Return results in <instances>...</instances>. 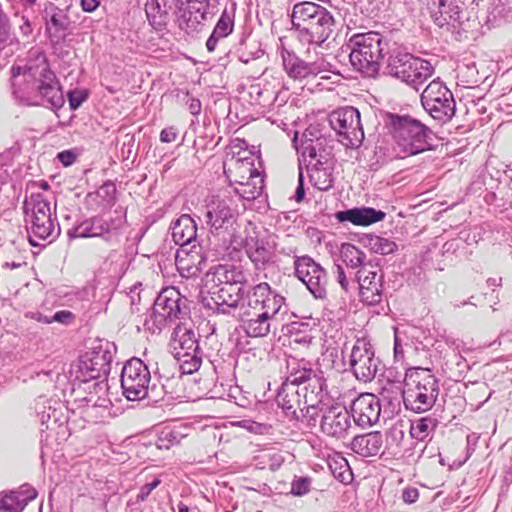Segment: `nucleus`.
I'll return each instance as SVG.
<instances>
[{
	"label": "nucleus",
	"instance_id": "nucleus-12",
	"mask_svg": "<svg viewBox=\"0 0 512 512\" xmlns=\"http://www.w3.org/2000/svg\"><path fill=\"white\" fill-rule=\"evenodd\" d=\"M295 273L308 290L316 297L323 298L328 283L324 269L310 257H300L295 261Z\"/></svg>",
	"mask_w": 512,
	"mask_h": 512
},
{
	"label": "nucleus",
	"instance_id": "nucleus-34",
	"mask_svg": "<svg viewBox=\"0 0 512 512\" xmlns=\"http://www.w3.org/2000/svg\"><path fill=\"white\" fill-rule=\"evenodd\" d=\"M365 246L373 253L389 255L397 251V244L388 238L378 235H368L365 239Z\"/></svg>",
	"mask_w": 512,
	"mask_h": 512
},
{
	"label": "nucleus",
	"instance_id": "nucleus-7",
	"mask_svg": "<svg viewBox=\"0 0 512 512\" xmlns=\"http://www.w3.org/2000/svg\"><path fill=\"white\" fill-rule=\"evenodd\" d=\"M229 243L234 250L244 249L256 266L265 265L273 260V247L264 239H260L256 228L250 224L233 233Z\"/></svg>",
	"mask_w": 512,
	"mask_h": 512
},
{
	"label": "nucleus",
	"instance_id": "nucleus-45",
	"mask_svg": "<svg viewBox=\"0 0 512 512\" xmlns=\"http://www.w3.org/2000/svg\"><path fill=\"white\" fill-rule=\"evenodd\" d=\"M52 322H58L62 324H70L74 321L75 316L69 310H60L57 311L52 317H50Z\"/></svg>",
	"mask_w": 512,
	"mask_h": 512
},
{
	"label": "nucleus",
	"instance_id": "nucleus-36",
	"mask_svg": "<svg viewBox=\"0 0 512 512\" xmlns=\"http://www.w3.org/2000/svg\"><path fill=\"white\" fill-rule=\"evenodd\" d=\"M310 181L320 191H327L331 188L333 179L331 172L322 167L314 166L310 170Z\"/></svg>",
	"mask_w": 512,
	"mask_h": 512
},
{
	"label": "nucleus",
	"instance_id": "nucleus-15",
	"mask_svg": "<svg viewBox=\"0 0 512 512\" xmlns=\"http://www.w3.org/2000/svg\"><path fill=\"white\" fill-rule=\"evenodd\" d=\"M36 89L38 94L46 100L53 109H60L64 103L62 86L55 73L43 60L42 66L36 78Z\"/></svg>",
	"mask_w": 512,
	"mask_h": 512
},
{
	"label": "nucleus",
	"instance_id": "nucleus-4",
	"mask_svg": "<svg viewBox=\"0 0 512 512\" xmlns=\"http://www.w3.org/2000/svg\"><path fill=\"white\" fill-rule=\"evenodd\" d=\"M237 205L229 197L212 196L206 204L205 222L212 234L229 241L242 230L237 224Z\"/></svg>",
	"mask_w": 512,
	"mask_h": 512
},
{
	"label": "nucleus",
	"instance_id": "nucleus-41",
	"mask_svg": "<svg viewBox=\"0 0 512 512\" xmlns=\"http://www.w3.org/2000/svg\"><path fill=\"white\" fill-rule=\"evenodd\" d=\"M89 93L86 90L75 89L68 92L69 106L72 110L78 109L88 99Z\"/></svg>",
	"mask_w": 512,
	"mask_h": 512
},
{
	"label": "nucleus",
	"instance_id": "nucleus-58",
	"mask_svg": "<svg viewBox=\"0 0 512 512\" xmlns=\"http://www.w3.org/2000/svg\"><path fill=\"white\" fill-rule=\"evenodd\" d=\"M96 234L95 233H92V234H84V236H95Z\"/></svg>",
	"mask_w": 512,
	"mask_h": 512
},
{
	"label": "nucleus",
	"instance_id": "nucleus-13",
	"mask_svg": "<svg viewBox=\"0 0 512 512\" xmlns=\"http://www.w3.org/2000/svg\"><path fill=\"white\" fill-rule=\"evenodd\" d=\"M350 365L355 377L363 382L371 381L377 371L378 360L374 357L371 344L358 339L351 351Z\"/></svg>",
	"mask_w": 512,
	"mask_h": 512
},
{
	"label": "nucleus",
	"instance_id": "nucleus-11",
	"mask_svg": "<svg viewBox=\"0 0 512 512\" xmlns=\"http://www.w3.org/2000/svg\"><path fill=\"white\" fill-rule=\"evenodd\" d=\"M151 375L148 367L139 358L126 362L121 373V387L130 401L141 400L148 394Z\"/></svg>",
	"mask_w": 512,
	"mask_h": 512
},
{
	"label": "nucleus",
	"instance_id": "nucleus-16",
	"mask_svg": "<svg viewBox=\"0 0 512 512\" xmlns=\"http://www.w3.org/2000/svg\"><path fill=\"white\" fill-rule=\"evenodd\" d=\"M27 205L32 212L31 231L41 239L48 238L53 231L50 203L41 194H32Z\"/></svg>",
	"mask_w": 512,
	"mask_h": 512
},
{
	"label": "nucleus",
	"instance_id": "nucleus-2",
	"mask_svg": "<svg viewBox=\"0 0 512 512\" xmlns=\"http://www.w3.org/2000/svg\"><path fill=\"white\" fill-rule=\"evenodd\" d=\"M291 18L295 29L309 36L312 42H324L333 31V16L326 8L311 1L295 4Z\"/></svg>",
	"mask_w": 512,
	"mask_h": 512
},
{
	"label": "nucleus",
	"instance_id": "nucleus-9",
	"mask_svg": "<svg viewBox=\"0 0 512 512\" xmlns=\"http://www.w3.org/2000/svg\"><path fill=\"white\" fill-rule=\"evenodd\" d=\"M423 108L436 120H450L455 114L452 92L439 80L430 82L421 94Z\"/></svg>",
	"mask_w": 512,
	"mask_h": 512
},
{
	"label": "nucleus",
	"instance_id": "nucleus-52",
	"mask_svg": "<svg viewBox=\"0 0 512 512\" xmlns=\"http://www.w3.org/2000/svg\"><path fill=\"white\" fill-rule=\"evenodd\" d=\"M26 316L30 317L31 319H34V320H36L38 322H41V323H45V324L52 323V320H51L50 317L44 316V315H42L39 312H37V313H30V314H27Z\"/></svg>",
	"mask_w": 512,
	"mask_h": 512
},
{
	"label": "nucleus",
	"instance_id": "nucleus-28",
	"mask_svg": "<svg viewBox=\"0 0 512 512\" xmlns=\"http://www.w3.org/2000/svg\"><path fill=\"white\" fill-rule=\"evenodd\" d=\"M197 225L194 219L188 215H181L172 226V238L180 248L196 243Z\"/></svg>",
	"mask_w": 512,
	"mask_h": 512
},
{
	"label": "nucleus",
	"instance_id": "nucleus-8",
	"mask_svg": "<svg viewBox=\"0 0 512 512\" xmlns=\"http://www.w3.org/2000/svg\"><path fill=\"white\" fill-rule=\"evenodd\" d=\"M228 176L237 185V193L246 199H255L263 188V178L250 158L235 159L228 168Z\"/></svg>",
	"mask_w": 512,
	"mask_h": 512
},
{
	"label": "nucleus",
	"instance_id": "nucleus-59",
	"mask_svg": "<svg viewBox=\"0 0 512 512\" xmlns=\"http://www.w3.org/2000/svg\"><path fill=\"white\" fill-rule=\"evenodd\" d=\"M29 1H30V3H32V4H33L36 0H29Z\"/></svg>",
	"mask_w": 512,
	"mask_h": 512
},
{
	"label": "nucleus",
	"instance_id": "nucleus-44",
	"mask_svg": "<svg viewBox=\"0 0 512 512\" xmlns=\"http://www.w3.org/2000/svg\"><path fill=\"white\" fill-rule=\"evenodd\" d=\"M312 373L311 369H303L295 374H291L286 383L294 384V387L297 388L298 385L310 380Z\"/></svg>",
	"mask_w": 512,
	"mask_h": 512
},
{
	"label": "nucleus",
	"instance_id": "nucleus-18",
	"mask_svg": "<svg viewBox=\"0 0 512 512\" xmlns=\"http://www.w3.org/2000/svg\"><path fill=\"white\" fill-rule=\"evenodd\" d=\"M175 260L177 270L186 278L198 276L206 264L203 248L197 243L180 248Z\"/></svg>",
	"mask_w": 512,
	"mask_h": 512
},
{
	"label": "nucleus",
	"instance_id": "nucleus-32",
	"mask_svg": "<svg viewBox=\"0 0 512 512\" xmlns=\"http://www.w3.org/2000/svg\"><path fill=\"white\" fill-rule=\"evenodd\" d=\"M70 24L67 14L51 5L49 9H46V30L48 33L58 34L68 29Z\"/></svg>",
	"mask_w": 512,
	"mask_h": 512
},
{
	"label": "nucleus",
	"instance_id": "nucleus-42",
	"mask_svg": "<svg viewBox=\"0 0 512 512\" xmlns=\"http://www.w3.org/2000/svg\"><path fill=\"white\" fill-rule=\"evenodd\" d=\"M232 29H233V24H232L230 18L228 16H222L218 20V22L213 30V33L216 36H218L219 38H224L232 32Z\"/></svg>",
	"mask_w": 512,
	"mask_h": 512
},
{
	"label": "nucleus",
	"instance_id": "nucleus-56",
	"mask_svg": "<svg viewBox=\"0 0 512 512\" xmlns=\"http://www.w3.org/2000/svg\"><path fill=\"white\" fill-rule=\"evenodd\" d=\"M309 156L312 157V158H315L316 157V152H315V149L314 148H311L310 151H309Z\"/></svg>",
	"mask_w": 512,
	"mask_h": 512
},
{
	"label": "nucleus",
	"instance_id": "nucleus-26",
	"mask_svg": "<svg viewBox=\"0 0 512 512\" xmlns=\"http://www.w3.org/2000/svg\"><path fill=\"white\" fill-rule=\"evenodd\" d=\"M169 345L177 359H181L183 354L187 355L198 349L194 332L183 324L174 328Z\"/></svg>",
	"mask_w": 512,
	"mask_h": 512
},
{
	"label": "nucleus",
	"instance_id": "nucleus-29",
	"mask_svg": "<svg viewBox=\"0 0 512 512\" xmlns=\"http://www.w3.org/2000/svg\"><path fill=\"white\" fill-rule=\"evenodd\" d=\"M383 445L382 434L378 431L357 435L352 439L351 449L363 456H375Z\"/></svg>",
	"mask_w": 512,
	"mask_h": 512
},
{
	"label": "nucleus",
	"instance_id": "nucleus-6",
	"mask_svg": "<svg viewBox=\"0 0 512 512\" xmlns=\"http://www.w3.org/2000/svg\"><path fill=\"white\" fill-rule=\"evenodd\" d=\"M387 69L391 76L414 87L423 84L434 73L429 61L406 52L392 55Z\"/></svg>",
	"mask_w": 512,
	"mask_h": 512
},
{
	"label": "nucleus",
	"instance_id": "nucleus-53",
	"mask_svg": "<svg viewBox=\"0 0 512 512\" xmlns=\"http://www.w3.org/2000/svg\"><path fill=\"white\" fill-rule=\"evenodd\" d=\"M220 38L216 36L214 33L208 38L206 42V47L209 52H213L216 48L217 42Z\"/></svg>",
	"mask_w": 512,
	"mask_h": 512
},
{
	"label": "nucleus",
	"instance_id": "nucleus-54",
	"mask_svg": "<svg viewBox=\"0 0 512 512\" xmlns=\"http://www.w3.org/2000/svg\"><path fill=\"white\" fill-rule=\"evenodd\" d=\"M37 185L42 188L43 190H48L49 189V184L46 182V181H40L37 183Z\"/></svg>",
	"mask_w": 512,
	"mask_h": 512
},
{
	"label": "nucleus",
	"instance_id": "nucleus-21",
	"mask_svg": "<svg viewBox=\"0 0 512 512\" xmlns=\"http://www.w3.org/2000/svg\"><path fill=\"white\" fill-rule=\"evenodd\" d=\"M175 5L187 28H195L205 19L208 0H175Z\"/></svg>",
	"mask_w": 512,
	"mask_h": 512
},
{
	"label": "nucleus",
	"instance_id": "nucleus-43",
	"mask_svg": "<svg viewBox=\"0 0 512 512\" xmlns=\"http://www.w3.org/2000/svg\"><path fill=\"white\" fill-rule=\"evenodd\" d=\"M161 483L159 478H155L152 482L143 485L136 495V503H142L147 500L151 492Z\"/></svg>",
	"mask_w": 512,
	"mask_h": 512
},
{
	"label": "nucleus",
	"instance_id": "nucleus-25",
	"mask_svg": "<svg viewBox=\"0 0 512 512\" xmlns=\"http://www.w3.org/2000/svg\"><path fill=\"white\" fill-rule=\"evenodd\" d=\"M180 294L175 289H164L156 298L154 313L163 319L174 320L180 317Z\"/></svg>",
	"mask_w": 512,
	"mask_h": 512
},
{
	"label": "nucleus",
	"instance_id": "nucleus-3",
	"mask_svg": "<svg viewBox=\"0 0 512 512\" xmlns=\"http://www.w3.org/2000/svg\"><path fill=\"white\" fill-rule=\"evenodd\" d=\"M392 134L395 140L394 152L404 159L427 150L426 127L407 116L392 119Z\"/></svg>",
	"mask_w": 512,
	"mask_h": 512
},
{
	"label": "nucleus",
	"instance_id": "nucleus-14",
	"mask_svg": "<svg viewBox=\"0 0 512 512\" xmlns=\"http://www.w3.org/2000/svg\"><path fill=\"white\" fill-rule=\"evenodd\" d=\"M351 427L350 414L345 406L336 403L323 412L320 430L326 436L344 440L348 437Z\"/></svg>",
	"mask_w": 512,
	"mask_h": 512
},
{
	"label": "nucleus",
	"instance_id": "nucleus-10",
	"mask_svg": "<svg viewBox=\"0 0 512 512\" xmlns=\"http://www.w3.org/2000/svg\"><path fill=\"white\" fill-rule=\"evenodd\" d=\"M333 130L340 137V142L346 147H359L364 139L360 112L351 106L338 109L329 116Z\"/></svg>",
	"mask_w": 512,
	"mask_h": 512
},
{
	"label": "nucleus",
	"instance_id": "nucleus-20",
	"mask_svg": "<svg viewBox=\"0 0 512 512\" xmlns=\"http://www.w3.org/2000/svg\"><path fill=\"white\" fill-rule=\"evenodd\" d=\"M380 410L378 398L371 393L361 394L351 406L353 419L361 427L375 424L379 420Z\"/></svg>",
	"mask_w": 512,
	"mask_h": 512
},
{
	"label": "nucleus",
	"instance_id": "nucleus-47",
	"mask_svg": "<svg viewBox=\"0 0 512 512\" xmlns=\"http://www.w3.org/2000/svg\"><path fill=\"white\" fill-rule=\"evenodd\" d=\"M419 498V491L414 487L406 488L402 493V499L405 503H415Z\"/></svg>",
	"mask_w": 512,
	"mask_h": 512
},
{
	"label": "nucleus",
	"instance_id": "nucleus-22",
	"mask_svg": "<svg viewBox=\"0 0 512 512\" xmlns=\"http://www.w3.org/2000/svg\"><path fill=\"white\" fill-rule=\"evenodd\" d=\"M284 70L294 80H305L317 76L322 70L316 63H306L294 54L282 55Z\"/></svg>",
	"mask_w": 512,
	"mask_h": 512
},
{
	"label": "nucleus",
	"instance_id": "nucleus-49",
	"mask_svg": "<svg viewBox=\"0 0 512 512\" xmlns=\"http://www.w3.org/2000/svg\"><path fill=\"white\" fill-rule=\"evenodd\" d=\"M336 274H337V281L339 282L341 287L344 290H347V288H348V281L346 279L345 272H344L343 268L340 265H336Z\"/></svg>",
	"mask_w": 512,
	"mask_h": 512
},
{
	"label": "nucleus",
	"instance_id": "nucleus-23",
	"mask_svg": "<svg viewBox=\"0 0 512 512\" xmlns=\"http://www.w3.org/2000/svg\"><path fill=\"white\" fill-rule=\"evenodd\" d=\"M385 213L372 207L352 208L336 213V219L340 222H351L356 226H369L385 218Z\"/></svg>",
	"mask_w": 512,
	"mask_h": 512
},
{
	"label": "nucleus",
	"instance_id": "nucleus-38",
	"mask_svg": "<svg viewBox=\"0 0 512 512\" xmlns=\"http://www.w3.org/2000/svg\"><path fill=\"white\" fill-rule=\"evenodd\" d=\"M180 368L183 374H192L199 370L202 364V359L195 352L183 354L181 359H178Z\"/></svg>",
	"mask_w": 512,
	"mask_h": 512
},
{
	"label": "nucleus",
	"instance_id": "nucleus-33",
	"mask_svg": "<svg viewBox=\"0 0 512 512\" xmlns=\"http://www.w3.org/2000/svg\"><path fill=\"white\" fill-rule=\"evenodd\" d=\"M437 427V420L432 417H421L411 422L409 433L418 441L427 440Z\"/></svg>",
	"mask_w": 512,
	"mask_h": 512
},
{
	"label": "nucleus",
	"instance_id": "nucleus-37",
	"mask_svg": "<svg viewBox=\"0 0 512 512\" xmlns=\"http://www.w3.org/2000/svg\"><path fill=\"white\" fill-rule=\"evenodd\" d=\"M342 255L344 257V260L351 266V267H359L363 266V261L365 259V254L362 252L359 248H357L355 245L352 244H344L342 246Z\"/></svg>",
	"mask_w": 512,
	"mask_h": 512
},
{
	"label": "nucleus",
	"instance_id": "nucleus-1",
	"mask_svg": "<svg viewBox=\"0 0 512 512\" xmlns=\"http://www.w3.org/2000/svg\"><path fill=\"white\" fill-rule=\"evenodd\" d=\"M438 384L429 369L412 368L405 375L403 401L405 407L417 413L429 410L438 396Z\"/></svg>",
	"mask_w": 512,
	"mask_h": 512
},
{
	"label": "nucleus",
	"instance_id": "nucleus-40",
	"mask_svg": "<svg viewBox=\"0 0 512 512\" xmlns=\"http://www.w3.org/2000/svg\"><path fill=\"white\" fill-rule=\"evenodd\" d=\"M311 479L309 477L295 478L291 483L290 493L294 496H304L310 492Z\"/></svg>",
	"mask_w": 512,
	"mask_h": 512
},
{
	"label": "nucleus",
	"instance_id": "nucleus-27",
	"mask_svg": "<svg viewBox=\"0 0 512 512\" xmlns=\"http://www.w3.org/2000/svg\"><path fill=\"white\" fill-rule=\"evenodd\" d=\"M242 279V274L235 268L228 265H216L206 273L204 278V287L207 292L213 291L216 288H221L232 281Z\"/></svg>",
	"mask_w": 512,
	"mask_h": 512
},
{
	"label": "nucleus",
	"instance_id": "nucleus-30",
	"mask_svg": "<svg viewBox=\"0 0 512 512\" xmlns=\"http://www.w3.org/2000/svg\"><path fill=\"white\" fill-rule=\"evenodd\" d=\"M217 305H227L229 307H237L243 295V284L241 280L232 281L231 283L216 288L208 292Z\"/></svg>",
	"mask_w": 512,
	"mask_h": 512
},
{
	"label": "nucleus",
	"instance_id": "nucleus-46",
	"mask_svg": "<svg viewBox=\"0 0 512 512\" xmlns=\"http://www.w3.org/2000/svg\"><path fill=\"white\" fill-rule=\"evenodd\" d=\"M178 131L173 126L164 128L160 133V140L163 143H171L176 141Z\"/></svg>",
	"mask_w": 512,
	"mask_h": 512
},
{
	"label": "nucleus",
	"instance_id": "nucleus-31",
	"mask_svg": "<svg viewBox=\"0 0 512 512\" xmlns=\"http://www.w3.org/2000/svg\"><path fill=\"white\" fill-rule=\"evenodd\" d=\"M276 401L283 411L295 414L300 405V395L294 384L284 383L277 394Z\"/></svg>",
	"mask_w": 512,
	"mask_h": 512
},
{
	"label": "nucleus",
	"instance_id": "nucleus-19",
	"mask_svg": "<svg viewBox=\"0 0 512 512\" xmlns=\"http://www.w3.org/2000/svg\"><path fill=\"white\" fill-rule=\"evenodd\" d=\"M285 299L273 292L268 283H260L252 288L248 294L249 310L270 311L278 313L284 305Z\"/></svg>",
	"mask_w": 512,
	"mask_h": 512
},
{
	"label": "nucleus",
	"instance_id": "nucleus-55",
	"mask_svg": "<svg viewBox=\"0 0 512 512\" xmlns=\"http://www.w3.org/2000/svg\"><path fill=\"white\" fill-rule=\"evenodd\" d=\"M178 512H189V508L185 504H178Z\"/></svg>",
	"mask_w": 512,
	"mask_h": 512
},
{
	"label": "nucleus",
	"instance_id": "nucleus-17",
	"mask_svg": "<svg viewBox=\"0 0 512 512\" xmlns=\"http://www.w3.org/2000/svg\"><path fill=\"white\" fill-rule=\"evenodd\" d=\"M360 296L363 302L374 305L381 300V269L372 264L363 265L357 272Z\"/></svg>",
	"mask_w": 512,
	"mask_h": 512
},
{
	"label": "nucleus",
	"instance_id": "nucleus-51",
	"mask_svg": "<svg viewBox=\"0 0 512 512\" xmlns=\"http://www.w3.org/2000/svg\"><path fill=\"white\" fill-rule=\"evenodd\" d=\"M81 6L86 12H93L99 6V0H81Z\"/></svg>",
	"mask_w": 512,
	"mask_h": 512
},
{
	"label": "nucleus",
	"instance_id": "nucleus-50",
	"mask_svg": "<svg viewBox=\"0 0 512 512\" xmlns=\"http://www.w3.org/2000/svg\"><path fill=\"white\" fill-rule=\"evenodd\" d=\"M305 191H304V184H303V177L302 174L299 175L298 178V186L295 193V200L296 202L300 203L304 199Z\"/></svg>",
	"mask_w": 512,
	"mask_h": 512
},
{
	"label": "nucleus",
	"instance_id": "nucleus-35",
	"mask_svg": "<svg viewBox=\"0 0 512 512\" xmlns=\"http://www.w3.org/2000/svg\"><path fill=\"white\" fill-rule=\"evenodd\" d=\"M329 467L334 477L340 482L344 484H349L352 482L353 473L348 464V461L344 457L337 455L329 462Z\"/></svg>",
	"mask_w": 512,
	"mask_h": 512
},
{
	"label": "nucleus",
	"instance_id": "nucleus-48",
	"mask_svg": "<svg viewBox=\"0 0 512 512\" xmlns=\"http://www.w3.org/2000/svg\"><path fill=\"white\" fill-rule=\"evenodd\" d=\"M57 158L65 167H68L75 162L76 155L70 150H64L58 153Z\"/></svg>",
	"mask_w": 512,
	"mask_h": 512
},
{
	"label": "nucleus",
	"instance_id": "nucleus-5",
	"mask_svg": "<svg viewBox=\"0 0 512 512\" xmlns=\"http://www.w3.org/2000/svg\"><path fill=\"white\" fill-rule=\"evenodd\" d=\"M350 42L353 48L349 57L353 67L368 76L374 75L383 57L382 36L370 31L353 35Z\"/></svg>",
	"mask_w": 512,
	"mask_h": 512
},
{
	"label": "nucleus",
	"instance_id": "nucleus-24",
	"mask_svg": "<svg viewBox=\"0 0 512 512\" xmlns=\"http://www.w3.org/2000/svg\"><path fill=\"white\" fill-rule=\"evenodd\" d=\"M276 314H270V311L248 310L245 312L246 318L243 320V328L251 337H264L270 332Z\"/></svg>",
	"mask_w": 512,
	"mask_h": 512
},
{
	"label": "nucleus",
	"instance_id": "nucleus-39",
	"mask_svg": "<svg viewBox=\"0 0 512 512\" xmlns=\"http://www.w3.org/2000/svg\"><path fill=\"white\" fill-rule=\"evenodd\" d=\"M24 505L16 493L6 494L0 499V512H21Z\"/></svg>",
	"mask_w": 512,
	"mask_h": 512
},
{
	"label": "nucleus",
	"instance_id": "nucleus-57",
	"mask_svg": "<svg viewBox=\"0 0 512 512\" xmlns=\"http://www.w3.org/2000/svg\"><path fill=\"white\" fill-rule=\"evenodd\" d=\"M19 71H20V68H19V67H18V68H14V67H13V68H12L13 76L18 75V74H19Z\"/></svg>",
	"mask_w": 512,
	"mask_h": 512
}]
</instances>
